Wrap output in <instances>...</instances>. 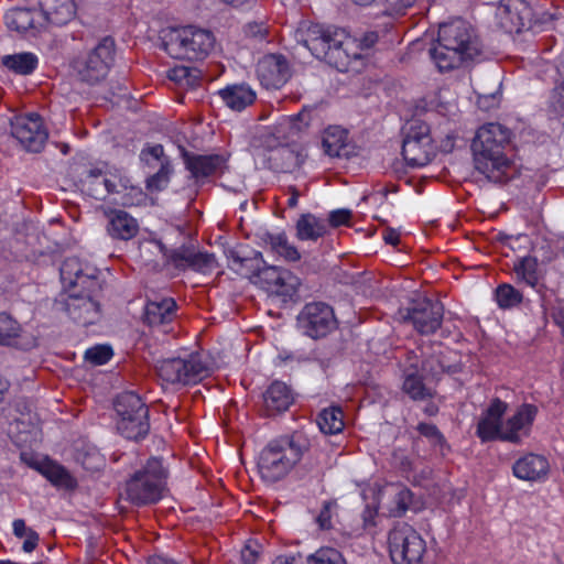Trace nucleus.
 Returning a JSON list of instances; mask_svg holds the SVG:
<instances>
[{
	"instance_id": "1",
	"label": "nucleus",
	"mask_w": 564,
	"mask_h": 564,
	"mask_svg": "<svg viewBox=\"0 0 564 564\" xmlns=\"http://www.w3.org/2000/svg\"><path fill=\"white\" fill-rule=\"evenodd\" d=\"M307 451L302 434L282 436L270 442L260 453L259 473L265 481L275 482L284 478Z\"/></svg>"
},
{
	"instance_id": "2",
	"label": "nucleus",
	"mask_w": 564,
	"mask_h": 564,
	"mask_svg": "<svg viewBox=\"0 0 564 564\" xmlns=\"http://www.w3.org/2000/svg\"><path fill=\"white\" fill-rule=\"evenodd\" d=\"M304 44L315 57L326 61L338 70H356L352 63L360 56L358 53H349L352 41L344 30L315 25L308 29Z\"/></svg>"
},
{
	"instance_id": "3",
	"label": "nucleus",
	"mask_w": 564,
	"mask_h": 564,
	"mask_svg": "<svg viewBox=\"0 0 564 564\" xmlns=\"http://www.w3.org/2000/svg\"><path fill=\"white\" fill-rule=\"evenodd\" d=\"M167 470L162 460L151 457L126 481L124 498L134 506L156 503L165 489Z\"/></svg>"
},
{
	"instance_id": "4",
	"label": "nucleus",
	"mask_w": 564,
	"mask_h": 564,
	"mask_svg": "<svg viewBox=\"0 0 564 564\" xmlns=\"http://www.w3.org/2000/svg\"><path fill=\"white\" fill-rule=\"evenodd\" d=\"M162 45L173 58L198 61L206 57L213 48L214 35L207 30L186 26L169 31Z\"/></svg>"
},
{
	"instance_id": "5",
	"label": "nucleus",
	"mask_w": 564,
	"mask_h": 564,
	"mask_svg": "<svg viewBox=\"0 0 564 564\" xmlns=\"http://www.w3.org/2000/svg\"><path fill=\"white\" fill-rule=\"evenodd\" d=\"M116 44L112 37L105 36L85 56L70 62V68L77 80L96 85L104 80L113 64Z\"/></svg>"
},
{
	"instance_id": "6",
	"label": "nucleus",
	"mask_w": 564,
	"mask_h": 564,
	"mask_svg": "<svg viewBox=\"0 0 564 564\" xmlns=\"http://www.w3.org/2000/svg\"><path fill=\"white\" fill-rule=\"evenodd\" d=\"M113 406L119 416L117 429L122 436L133 441L147 436L150 431L149 409L137 393H120Z\"/></svg>"
},
{
	"instance_id": "7",
	"label": "nucleus",
	"mask_w": 564,
	"mask_h": 564,
	"mask_svg": "<svg viewBox=\"0 0 564 564\" xmlns=\"http://www.w3.org/2000/svg\"><path fill=\"white\" fill-rule=\"evenodd\" d=\"M402 155L409 166L427 165L436 155L430 126L420 119H412L402 128Z\"/></svg>"
},
{
	"instance_id": "8",
	"label": "nucleus",
	"mask_w": 564,
	"mask_h": 564,
	"mask_svg": "<svg viewBox=\"0 0 564 564\" xmlns=\"http://www.w3.org/2000/svg\"><path fill=\"white\" fill-rule=\"evenodd\" d=\"M388 546L394 564H420L426 552L425 541L405 522H399L390 530Z\"/></svg>"
},
{
	"instance_id": "9",
	"label": "nucleus",
	"mask_w": 564,
	"mask_h": 564,
	"mask_svg": "<svg viewBox=\"0 0 564 564\" xmlns=\"http://www.w3.org/2000/svg\"><path fill=\"white\" fill-rule=\"evenodd\" d=\"M155 369L163 381L172 384H195L208 375L207 366L197 355H191L188 359L170 358L161 360Z\"/></svg>"
},
{
	"instance_id": "10",
	"label": "nucleus",
	"mask_w": 564,
	"mask_h": 564,
	"mask_svg": "<svg viewBox=\"0 0 564 564\" xmlns=\"http://www.w3.org/2000/svg\"><path fill=\"white\" fill-rule=\"evenodd\" d=\"M400 318L411 324L421 335L435 333L442 325L444 307L440 301L417 299L399 310Z\"/></svg>"
},
{
	"instance_id": "11",
	"label": "nucleus",
	"mask_w": 564,
	"mask_h": 564,
	"mask_svg": "<svg viewBox=\"0 0 564 564\" xmlns=\"http://www.w3.org/2000/svg\"><path fill=\"white\" fill-rule=\"evenodd\" d=\"M336 325L333 307L324 302L307 303L297 315L299 328L313 339L327 336Z\"/></svg>"
},
{
	"instance_id": "12",
	"label": "nucleus",
	"mask_w": 564,
	"mask_h": 564,
	"mask_svg": "<svg viewBox=\"0 0 564 564\" xmlns=\"http://www.w3.org/2000/svg\"><path fill=\"white\" fill-rule=\"evenodd\" d=\"M538 412L536 405L523 403L506 421L496 420V441L520 444L530 435Z\"/></svg>"
},
{
	"instance_id": "13",
	"label": "nucleus",
	"mask_w": 564,
	"mask_h": 564,
	"mask_svg": "<svg viewBox=\"0 0 564 564\" xmlns=\"http://www.w3.org/2000/svg\"><path fill=\"white\" fill-rule=\"evenodd\" d=\"M161 250L166 261L177 270L185 271L191 269L196 272L207 273L216 264L213 253L199 251L193 242L183 243L172 249L161 246Z\"/></svg>"
},
{
	"instance_id": "14",
	"label": "nucleus",
	"mask_w": 564,
	"mask_h": 564,
	"mask_svg": "<svg viewBox=\"0 0 564 564\" xmlns=\"http://www.w3.org/2000/svg\"><path fill=\"white\" fill-rule=\"evenodd\" d=\"M437 43L452 46L474 59L480 54V47L470 25L463 20H455L440 25Z\"/></svg>"
},
{
	"instance_id": "15",
	"label": "nucleus",
	"mask_w": 564,
	"mask_h": 564,
	"mask_svg": "<svg viewBox=\"0 0 564 564\" xmlns=\"http://www.w3.org/2000/svg\"><path fill=\"white\" fill-rule=\"evenodd\" d=\"M475 171L487 183H491L494 173V123L481 126L471 142Z\"/></svg>"
},
{
	"instance_id": "16",
	"label": "nucleus",
	"mask_w": 564,
	"mask_h": 564,
	"mask_svg": "<svg viewBox=\"0 0 564 564\" xmlns=\"http://www.w3.org/2000/svg\"><path fill=\"white\" fill-rule=\"evenodd\" d=\"M532 9L527 0H499L496 3L497 25L508 34H518L530 22Z\"/></svg>"
},
{
	"instance_id": "17",
	"label": "nucleus",
	"mask_w": 564,
	"mask_h": 564,
	"mask_svg": "<svg viewBox=\"0 0 564 564\" xmlns=\"http://www.w3.org/2000/svg\"><path fill=\"white\" fill-rule=\"evenodd\" d=\"M11 134L25 150L34 153L40 152L47 140L37 113L15 118L11 122Z\"/></svg>"
},
{
	"instance_id": "18",
	"label": "nucleus",
	"mask_w": 564,
	"mask_h": 564,
	"mask_svg": "<svg viewBox=\"0 0 564 564\" xmlns=\"http://www.w3.org/2000/svg\"><path fill=\"white\" fill-rule=\"evenodd\" d=\"M182 158L187 171L196 183L203 180L224 174L228 169V155L225 154H195L182 149Z\"/></svg>"
},
{
	"instance_id": "19",
	"label": "nucleus",
	"mask_w": 564,
	"mask_h": 564,
	"mask_svg": "<svg viewBox=\"0 0 564 564\" xmlns=\"http://www.w3.org/2000/svg\"><path fill=\"white\" fill-rule=\"evenodd\" d=\"M512 475L519 480L543 484L550 478L551 464L545 455L528 452L514 460Z\"/></svg>"
},
{
	"instance_id": "20",
	"label": "nucleus",
	"mask_w": 564,
	"mask_h": 564,
	"mask_svg": "<svg viewBox=\"0 0 564 564\" xmlns=\"http://www.w3.org/2000/svg\"><path fill=\"white\" fill-rule=\"evenodd\" d=\"M263 144L271 149L268 156L269 167L278 173H291L303 163V156L300 152L289 145L278 147V139L273 134H264Z\"/></svg>"
},
{
	"instance_id": "21",
	"label": "nucleus",
	"mask_w": 564,
	"mask_h": 564,
	"mask_svg": "<svg viewBox=\"0 0 564 564\" xmlns=\"http://www.w3.org/2000/svg\"><path fill=\"white\" fill-rule=\"evenodd\" d=\"M82 191L89 196L100 199L108 194L118 193V184L122 188H128L129 180L127 177H119L118 183L102 172L101 169H89L84 171L79 178Z\"/></svg>"
},
{
	"instance_id": "22",
	"label": "nucleus",
	"mask_w": 564,
	"mask_h": 564,
	"mask_svg": "<svg viewBox=\"0 0 564 564\" xmlns=\"http://www.w3.org/2000/svg\"><path fill=\"white\" fill-rule=\"evenodd\" d=\"M257 73L262 84L272 88H280L291 77L286 58L276 54L263 56L258 63Z\"/></svg>"
},
{
	"instance_id": "23",
	"label": "nucleus",
	"mask_w": 564,
	"mask_h": 564,
	"mask_svg": "<svg viewBox=\"0 0 564 564\" xmlns=\"http://www.w3.org/2000/svg\"><path fill=\"white\" fill-rule=\"evenodd\" d=\"M65 307L69 317L83 326L94 324L100 315L99 301L85 297L84 294L69 293Z\"/></svg>"
},
{
	"instance_id": "24",
	"label": "nucleus",
	"mask_w": 564,
	"mask_h": 564,
	"mask_svg": "<svg viewBox=\"0 0 564 564\" xmlns=\"http://www.w3.org/2000/svg\"><path fill=\"white\" fill-rule=\"evenodd\" d=\"M108 220L107 231L113 239L130 240L137 236L139 224L135 218L122 209L108 208L104 210Z\"/></svg>"
},
{
	"instance_id": "25",
	"label": "nucleus",
	"mask_w": 564,
	"mask_h": 564,
	"mask_svg": "<svg viewBox=\"0 0 564 564\" xmlns=\"http://www.w3.org/2000/svg\"><path fill=\"white\" fill-rule=\"evenodd\" d=\"M292 390L281 381L272 382L263 393V412L273 416L286 411L293 403Z\"/></svg>"
},
{
	"instance_id": "26",
	"label": "nucleus",
	"mask_w": 564,
	"mask_h": 564,
	"mask_svg": "<svg viewBox=\"0 0 564 564\" xmlns=\"http://www.w3.org/2000/svg\"><path fill=\"white\" fill-rule=\"evenodd\" d=\"M0 345L30 349L35 346L34 338H25L21 324L7 312L0 313Z\"/></svg>"
},
{
	"instance_id": "27",
	"label": "nucleus",
	"mask_w": 564,
	"mask_h": 564,
	"mask_svg": "<svg viewBox=\"0 0 564 564\" xmlns=\"http://www.w3.org/2000/svg\"><path fill=\"white\" fill-rule=\"evenodd\" d=\"M249 280L269 293L283 296L291 295V288L285 283V278L278 267L265 265L264 263L257 274L249 275Z\"/></svg>"
},
{
	"instance_id": "28",
	"label": "nucleus",
	"mask_w": 564,
	"mask_h": 564,
	"mask_svg": "<svg viewBox=\"0 0 564 564\" xmlns=\"http://www.w3.org/2000/svg\"><path fill=\"white\" fill-rule=\"evenodd\" d=\"M403 391L413 400H424L432 397V392L422 381L419 375V358L410 354L403 370Z\"/></svg>"
},
{
	"instance_id": "29",
	"label": "nucleus",
	"mask_w": 564,
	"mask_h": 564,
	"mask_svg": "<svg viewBox=\"0 0 564 564\" xmlns=\"http://www.w3.org/2000/svg\"><path fill=\"white\" fill-rule=\"evenodd\" d=\"M6 24L18 33L35 32L43 25V17L33 9L14 8L6 14Z\"/></svg>"
},
{
	"instance_id": "30",
	"label": "nucleus",
	"mask_w": 564,
	"mask_h": 564,
	"mask_svg": "<svg viewBox=\"0 0 564 564\" xmlns=\"http://www.w3.org/2000/svg\"><path fill=\"white\" fill-rule=\"evenodd\" d=\"M40 7L43 22L55 25L66 24L75 13L72 0H40Z\"/></svg>"
},
{
	"instance_id": "31",
	"label": "nucleus",
	"mask_w": 564,
	"mask_h": 564,
	"mask_svg": "<svg viewBox=\"0 0 564 564\" xmlns=\"http://www.w3.org/2000/svg\"><path fill=\"white\" fill-rule=\"evenodd\" d=\"M176 303L167 297L161 301H149L147 303L143 321L149 326H159L173 321L175 316Z\"/></svg>"
},
{
	"instance_id": "32",
	"label": "nucleus",
	"mask_w": 564,
	"mask_h": 564,
	"mask_svg": "<svg viewBox=\"0 0 564 564\" xmlns=\"http://www.w3.org/2000/svg\"><path fill=\"white\" fill-rule=\"evenodd\" d=\"M430 55L441 72L452 70L465 65L468 61H473L470 57L460 53V51H457L449 45L447 47L438 43L430 48Z\"/></svg>"
},
{
	"instance_id": "33",
	"label": "nucleus",
	"mask_w": 564,
	"mask_h": 564,
	"mask_svg": "<svg viewBox=\"0 0 564 564\" xmlns=\"http://www.w3.org/2000/svg\"><path fill=\"white\" fill-rule=\"evenodd\" d=\"M224 102L232 110L240 111L256 100V93L247 85H230L219 90Z\"/></svg>"
},
{
	"instance_id": "34",
	"label": "nucleus",
	"mask_w": 564,
	"mask_h": 564,
	"mask_svg": "<svg viewBox=\"0 0 564 564\" xmlns=\"http://www.w3.org/2000/svg\"><path fill=\"white\" fill-rule=\"evenodd\" d=\"M295 228L300 240L316 241L328 232L326 221L310 213L300 216Z\"/></svg>"
},
{
	"instance_id": "35",
	"label": "nucleus",
	"mask_w": 564,
	"mask_h": 564,
	"mask_svg": "<svg viewBox=\"0 0 564 564\" xmlns=\"http://www.w3.org/2000/svg\"><path fill=\"white\" fill-rule=\"evenodd\" d=\"M1 63L9 70L18 75L32 74L39 64V58L31 52H22L12 55H4Z\"/></svg>"
},
{
	"instance_id": "36",
	"label": "nucleus",
	"mask_w": 564,
	"mask_h": 564,
	"mask_svg": "<svg viewBox=\"0 0 564 564\" xmlns=\"http://www.w3.org/2000/svg\"><path fill=\"white\" fill-rule=\"evenodd\" d=\"M322 145L324 152L329 156L346 155L347 132L339 127H329L324 132Z\"/></svg>"
},
{
	"instance_id": "37",
	"label": "nucleus",
	"mask_w": 564,
	"mask_h": 564,
	"mask_svg": "<svg viewBox=\"0 0 564 564\" xmlns=\"http://www.w3.org/2000/svg\"><path fill=\"white\" fill-rule=\"evenodd\" d=\"M262 239L264 243L270 247V250L272 252L282 257L286 261L300 260V252L294 246L289 243L288 238L284 234H265Z\"/></svg>"
},
{
	"instance_id": "38",
	"label": "nucleus",
	"mask_w": 564,
	"mask_h": 564,
	"mask_svg": "<svg viewBox=\"0 0 564 564\" xmlns=\"http://www.w3.org/2000/svg\"><path fill=\"white\" fill-rule=\"evenodd\" d=\"M40 471L55 486L66 489H73L76 486V481L69 473L63 466L51 460L43 464Z\"/></svg>"
},
{
	"instance_id": "39",
	"label": "nucleus",
	"mask_w": 564,
	"mask_h": 564,
	"mask_svg": "<svg viewBox=\"0 0 564 564\" xmlns=\"http://www.w3.org/2000/svg\"><path fill=\"white\" fill-rule=\"evenodd\" d=\"M459 369V364H447V358L443 352L432 355L422 362V370L432 378H437L444 372L456 373Z\"/></svg>"
},
{
	"instance_id": "40",
	"label": "nucleus",
	"mask_w": 564,
	"mask_h": 564,
	"mask_svg": "<svg viewBox=\"0 0 564 564\" xmlns=\"http://www.w3.org/2000/svg\"><path fill=\"white\" fill-rule=\"evenodd\" d=\"M317 424L324 434H336L344 429L343 411L339 408L324 409L317 416Z\"/></svg>"
},
{
	"instance_id": "41",
	"label": "nucleus",
	"mask_w": 564,
	"mask_h": 564,
	"mask_svg": "<svg viewBox=\"0 0 564 564\" xmlns=\"http://www.w3.org/2000/svg\"><path fill=\"white\" fill-rule=\"evenodd\" d=\"M514 271L529 286L535 288L539 284L538 260L534 257L522 256L513 264Z\"/></svg>"
},
{
	"instance_id": "42",
	"label": "nucleus",
	"mask_w": 564,
	"mask_h": 564,
	"mask_svg": "<svg viewBox=\"0 0 564 564\" xmlns=\"http://www.w3.org/2000/svg\"><path fill=\"white\" fill-rule=\"evenodd\" d=\"M102 289L104 283L95 275L84 274L69 291L70 293L84 294L85 297H93V300L99 301Z\"/></svg>"
},
{
	"instance_id": "43",
	"label": "nucleus",
	"mask_w": 564,
	"mask_h": 564,
	"mask_svg": "<svg viewBox=\"0 0 564 564\" xmlns=\"http://www.w3.org/2000/svg\"><path fill=\"white\" fill-rule=\"evenodd\" d=\"M529 243L528 235L518 234L508 236L503 232H499L496 236V254L500 252L503 257H509V252L505 250L508 248L509 250L516 252L521 248H525Z\"/></svg>"
},
{
	"instance_id": "44",
	"label": "nucleus",
	"mask_w": 564,
	"mask_h": 564,
	"mask_svg": "<svg viewBox=\"0 0 564 564\" xmlns=\"http://www.w3.org/2000/svg\"><path fill=\"white\" fill-rule=\"evenodd\" d=\"M522 300V293L511 284L503 283L496 288V303L500 308L516 307Z\"/></svg>"
},
{
	"instance_id": "45",
	"label": "nucleus",
	"mask_w": 564,
	"mask_h": 564,
	"mask_svg": "<svg viewBox=\"0 0 564 564\" xmlns=\"http://www.w3.org/2000/svg\"><path fill=\"white\" fill-rule=\"evenodd\" d=\"M518 174L514 163L502 153L496 152V184H507Z\"/></svg>"
},
{
	"instance_id": "46",
	"label": "nucleus",
	"mask_w": 564,
	"mask_h": 564,
	"mask_svg": "<svg viewBox=\"0 0 564 564\" xmlns=\"http://www.w3.org/2000/svg\"><path fill=\"white\" fill-rule=\"evenodd\" d=\"M61 279L65 285L69 288V290L77 284V280L84 276L82 265L78 259L68 258L66 259L59 269Z\"/></svg>"
},
{
	"instance_id": "47",
	"label": "nucleus",
	"mask_w": 564,
	"mask_h": 564,
	"mask_svg": "<svg viewBox=\"0 0 564 564\" xmlns=\"http://www.w3.org/2000/svg\"><path fill=\"white\" fill-rule=\"evenodd\" d=\"M306 564H346L341 553L334 547H321L306 558Z\"/></svg>"
},
{
	"instance_id": "48",
	"label": "nucleus",
	"mask_w": 564,
	"mask_h": 564,
	"mask_svg": "<svg viewBox=\"0 0 564 564\" xmlns=\"http://www.w3.org/2000/svg\"><path fill=\"white\" fill-rule=\"evenodd\" d=\"M476 434L482 442L494 440V401L478 421Z\"/></svg>"
},
{
	"instance_id": "49",
	"label": "nucleus",
	"mask_w": 564,
	"mask_h": 564,
	"mask_svg": "<svg viewBox=\"0 0 564 564\" xmlns=\"http://www.w3.org/2000/svg\"><path fill=\"white\" fill-rule=\"evenodd\" d=\"M171 172L170 163L161 161L160 170L147 180V188L151 192L163 189L170 181Z\"/></svg>"
},
{
	"instance_id": "50",
	"label": "nucleus",
	"mask_w": 564,
	"mask_h": 564,
	"mask_svg": "<svg viewBox=\"0 0 564 564\" xmlns=\"http://www.w3.org/2000/svg\"><path fill=\"white\" fill-rule=\"evenodd\" d=\"M112 356V349L107 345H97L86 350L85 359L93 365H104Z\"/></svg>"
},
{
	"instance_id": "51",
	"label": "nucleus",
	"mask_w": 564,
	"mask_h": 564,
	"mask_svg": "<svg viewBox=\"0 0 564 564\" xmlns=\"http://www.w3.org/2000/svg\"><path fill=\"white\" fill-rule=\"evenodd\" d=\"M551 107L556 113L564 116V76L552 90Z\"/></svg>"
},
{
	"instance_id": "52",
	"label": "nucleus",
	"mask_w": 564,
	"mask_h": 564,
	"mask_svg": "<svg viewBox=\"0 0 564 564\" xmlns=\"http://www.w3.org/2000/svg\"><path fill=\"white\" fill-rule=\"evenodd\" d=\"M416 430L421 435L426 437L433 445H442L444 443V436L434 424L420 423Z\"/></svg>"
},
{
	"instance_id": "53",
	"label": "nucleus",
	"mask_w": 564,
	"mask_h": 564,
	"mask_svg": "<svg viewBox=\"0 0 564 564\" xmlns=\"http://www.w3.org/2000/svg\"><path fill=\"white\" fill-rule=\"evenodd\" d=\"M413 500V494L409 489H401L394 497V503L397 506L395 514L402 516L406 510L411 508Z\"/></svg>"
},
{
	"instance_id": "54",
	"label": "nucleus",
	"mask_w": 564,
	"mask_h": 564,
	"mask_svg": "<svg viewBox=\"0 0 564 564\" xmlns=\"http://www.w3.org/2000/svg\"><path fill=\"white\" fill-rule=\"evenodd\" d=\"M263 264L264 261L260 252H254L253 257H245L242 264V269H246L245 275L249 278V275L257 274Z\"/></svg>"
},
{
	"instance_id": "55",
	"label": "nucleus",
	"mask_w": 564,
	"mask_h": 564,
	"mask_svg": "<svg viewBox=\"0 0 564 564\" xmlns=\"http://www.w3.org/2000/svg\"><path fill=\"white\" fill-rule=\"evenodd\" d=\"M351 218V212L349 209H336L330 212L328 216V224L333 228H337L341 225H349Z\"/></svg>"
},
{
	"instance_id": "56",
	"label": "nucleus",
	"mask_w": 564,
	"mask_h": 564,
	"mask_svg": "<svg viewBox=\"0 0 564 564\" xmlns=\"http://www.w3.org/2000/svg\"><path fill=\"white\" fill-rule=\"evenodd\" d=\"M336 506L335 501H325L323 505V509L321 510L319 514L316 518V521L321 529L326 530L332 527L330 523V509Z\"/></svg>"
},
{
	"instance_id": "57",
	"label": "nucleus",
	"mask_w": 564,
	"mask_h": 564,
	"mask_svg": "<svg viewBox=\"0 0 564 564\" xmlns=\"http://www.w3.org/2000/svg\"><path fill=\"white\" fill-rule=\"evenodd\" d=\"M514 137L513 132L506 126L496 122V145L509 144Z\"/></svg>"
},
{
	"instance_id": "58",
	"label": "nucleus",
	"mask_w": 564,
	"mask_h": 564,
	"mask_svg": "<svg viewBox=\"0 0 564 564\" xmlns=\"http://www.w3.org/2000/svg\"><path fill=\"white\" fill-rule=\"evenodd\" d=\"M226 257L230 261L229 268L242 274L241 270L245 257H241L235 249L226 250Z\"/></svg>"
},
{
	"instance_id": "59",
	"label": "nucleus",
	"mask_w": 564,
	"mask_h": 564,
	"mask_svg": "<svg viewBox=\"0 0 564 564\" xmlns=\"http://www.w3.org/2000/svg\"><path fill=\"white\" fill-rule=\"evenodd\" d=\"M148 155H151L153 159L161 161L164 155L163 147L161 144H155L153 147L143 149L141 151L140 159L148 162Z\"/></svg>"
},
{
	"instance_id": "60",
	"label": "nucleus",
	"mask_w": 564,
	"mask_h": 564,
	"mask_svg": "<svg viewBox=\"0 0 564 564\" xmlns=\"http://www.w3.org/2000/svg\"><path fill=\"white\" fill-rule=\"evenodd\" d=\"M25 538L22 549L24 552L30 553L36 549L40 536L33 529H29V533Z\"/></svg>"
},
{
	"instance_id": "61",
	"label": "nucleus",
	"mask_w": 564,
	"mask_h": 564,
	"mask_svg": "<svg viewBox=\"0 0 564 564\" xmlns=\"http://www.w3.org/2000/svg\"><path fill=\"white\" fill-rule=\"evenodd\" d=\"M379 40V35L375 31L366 32L359 40V46L362 50L371 48Z\"/></svg>"
},
{
	"instance_id": "62",
	"label": "nucleus",
	"mask_w": 564,
	"mask_h": 564,
	"mask_svg": "<svg viewBox=\"0 0 564 564\" xmlns=\"http://www.w3.org/2000/svg\"><path fill=\"white\" fill-rule=\"evenodd\" d=\"M187 74H189V67L177 66L170 70L169 78L174 82L183 84L185 83Z\"/></svg>"
},
{
	"instance_id": "63",
	"label": "nucleus",
	"mask_w": 564,
	"mask_h": 564,
	"mask_svg": "<svg viewBox=\"0 0 564 564\" xmlns=\"http://www.w3.org/2000/svg\"><path fill=\"white\" fill-rule=\"evenodd\" d=\"M241 560L245 564H254L258 560V552L250 545H246L241 551Z\"/></svg>"
},
{
	"instance_id": "64",
	"label": "nucleus",
	"mask_w": 564,
	"mask_h": 564,
	"mask_svg": "<svg viewBox=\"0 0 564 564\" xmlns=\"http://www.w3.org/2000/svg\"><path fill=\"white\" fill-rule=\"evenodd\" d=\"M202 76H203L202 70H199L197 68L189 67V74H187L184 84L194 87L199 83V80L202 79Z\"/></svg>"
}]
</instances>
